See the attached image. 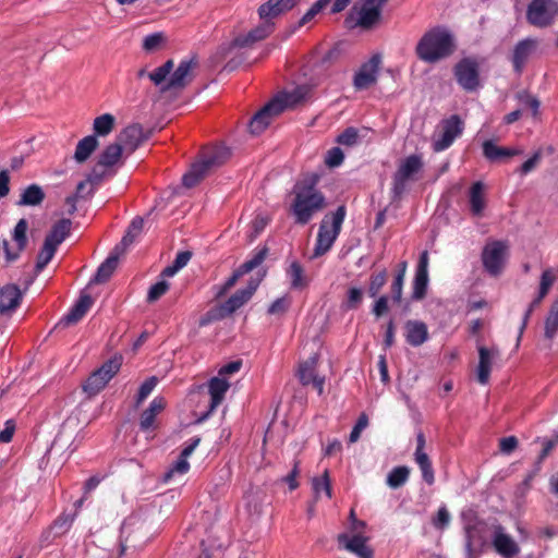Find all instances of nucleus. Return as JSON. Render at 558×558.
Wrapping results in <instances>:
<instances>
[{"instance_id":"f257e3e1","label":"nucleus","mask_w":558,"mask_h":558,"mask_svg":"<svg viewBox=\"0 0 558 558\" xmlns=\"http://www.w3.org/2000/svg\"><path fill=\"white\" fill-rule=\"evenodd\" d=\"M317 179L310 178L294 184L290 211L298 225L308 223L313 217L326 207L324 194L316 187Z\"/></svg>"},{"instance_id":"f03ea898","label":"nucleus","mask_w":558,"mask_h":558,"mask_svg":"<svg viewBox=\"0 0 558 558\" xmlns=\"http://www.w3.org/2000/svg\"><path fill=\"white\" fill-rule=\"evenodd\" d=\"M456 49L453 36L442 26L423 34L415 47L416 57L425 63H437L449 58Z\"/></svg>"},{"instance_id":"7ed1b4c3","label":"nucleus","mask_w":558,"mask_h":558,"mask_svg":"<svg viewBox=\"0 0 558 558\" xmlns=\"http://www.w3.org/2000/svg\"><path fill=\"white\" fill-rule=\"evenodd\" d=\"M230 157V150L223 146H216L204 150L191 169L182 177L185 187L197 185L213 169L221 166Z\"/></svg>"},{"instance_id":"20e7f679","label":"nucleus","mask_w":558,"mask_h":558,"mask_svg":"<svg viewBox=\"0 0 558 558\" xmlns=\"http://www.w3.org/2000/svg\"><path fill=\"white\" fill-rule=\"evenodd\" d=\"M345 214V206L341 205L335 213L327 214L323 218L317 233L314 257L322 256L331 248L338 235L340 234Z\"/></svg>"},{"instance_id":"39448f33","label":"nucleus","mask_w":558,"mask_h":558,"mask_svg":"<svg viewBox=\"0 0 558 558\" xmlns=\"http://www.w3.org/2000/svg\"><path fill=\"white\" fill-rule=\"evenodd\" d=\"M122 365V356L114 355L113 357L106 361L98 369L94 371L85 384L83 390L89 397L99 393L111 378L120 371Z\"/></svg>"},{"instance_id":"423d86ee","label":"nucleus","mask_w":558,"mask_h":558,"mask_svg":"<svg viewBox=\"0 0 558 558\" xmlns=\"http://www.w3.org/2000/svg\"><path fill=\"white\" fill-rule=\"evenodd\" d=\"M558 15V3L555 0H532L527 5L526 21L534 27L550 26Z\"/></svg>"},{"instance_id":"0eeeda50","label":"nucleus","mask_w":558,"mask_h":558,"mask_svg":"<svg viewBox=\"0 0 558 558\" xmlns=\"http://www.w3.org/2000/svg\"><path fill=\"white\" fill-rule=\"evenodd\" d=\"M423 168L422 158L418 155H411L403 159L392 178L393 198H400L405 192L407 182L416 180L417 174Z\"/></svg>"},{"instance_id":"6e6552de","label":"nucleus","mask_w":558,"mask_h":558,"mask_svg":"<svg viewBox=\"0 0 558 558\" xmlns=\"http://www.w3.org/2000/svg\"><path fill=\"white\" fill-rule=\"evenodd\" d=\"M122 147L116 141L108 145L98 156L97 162L88 174L90 184H99L106 175L107 168L116 166L123 154Z\"/></svg>"},{"instance_id":"1a4fd4ad","label":"nucleus","mask_w":558,"mask_h":558,"mask_svg":"<svg viewBox=\"0 0 558 558\" xmlns=\"http://www.w3.org/2000/svg\"><path fill=\"white\" fill-rule=\"evenodd\" d=\"M465 549L470 558H475L483 553L488 541V525L480 520L464 527Z\"/></svg>"},{"instance_id":"9d476101","label":"nucleus","mask_w":558,"mask_h":558,"mask_svg":"<svg viewBox=\"0 0 558 558\" xmlns=\"http://www.w3.org/2000/svg\"><path fill=\"white\" fill-rule=\"evenodd\" d=\"M508 246L502 241H493L487 243L482 252V263L484 269L490 276H498L502 271Z\"/></svg>"},{"instance_id":"9b49d317","label":"nucleus","mask_w":558,"mask_h":558,"mask_svg":"<svg viewBox=\"0 0 558 558\" xmlns=\"http://www.w3.org/2000/svg\"><path fill=\"white\" fill-rule=\"evenodd\" d=\"M458 84L466 92H473L480 86L478 63L471 58H463L454 66Z\"/></svg>"},{"instance_id":"f8f14e48","label":"nucleus","mask_w":558,"mask_h":558,"mask_svg":"<svg viewBox=\"0 0 558 558\" xmlns=\"http://www.w3.org/2000/svg\"><path fill=\"white\" fill-rule=\"evenodd\" d=\"M463 122L459 116L453 114L449 119L442 121L441 133L438 138L433 142L435 151H442L449 148L454 140L462 134Z\"/></svg>"},{"instance_id":"ddd939ff","label":"nucleus","mask_w":558,"mask_h":558,"mask_svg":"<svg viewBox=\"0 0 558 558\" xmlns=\"http://www.w3.org/2000/svg\"><path fill=\"white\" fill-rule=\"evenodd\" d=\"M380 63L381 57L379 54H374L368 61L361 65L353 78L355 89H367L377 82Z\"/></svg>"},{"instance_id":"4468645a","label":"nucleus","mask_w":558,"mask_h":558,"mask_svg":"<svg viewBox=\"0 0 558 558\" xmlns=\"http://www.w3.org/2000/svg\"><path fill=\"white\" fill-rule=\"evenodd\" d=\"M281 113L279 101L270 100L260 108L251 119L248 130L253 135H258L266 130L271 120Z\"/></svg>"},{"instance_id":"2eb2a0df","label":"nucleus","mask_w":558,"mask_h":558,"mask_svg":"<svg viewBox=\"0 0 558 558\" xmlns=\"http://www.w3.org/2000/svg\"><path fill=\"white\" fill-rule=\"evenodd\" d=\"M492 543L496 553L504 558H514L520 553V546L499 524L494 526Z\"/></svg>"},{"instance_id":"dca6fc26","label":"nucleus","mask_w":558,"mask_h":558,"mask_svg":"<svg viewBox=\"0 0 558 558\" xmlns=\"http://www.w3.org/2000/svg\"><path fill=\"white\" fill-rule=\"evenodd\" d=\"M195 65V58L182 60L170 76L168 83L161 87V92L184 88L192 81V70Z\"/></svg>"},{"instance_id":"f3484780","label":"nucleus","mask_w":558,"mask_h":558,"mask_svg":"<svg viewBox=\"0 0 558 558\" xmlns=\"http://www.w3.org/2000/svg\"><path fill=\"white\" fill-rule=\"evenodd\" d=\"M426 438L423 432L416 435V449L414 452V460L418 465L423 480L432 485L435 482V473L428 454L425 452Z\"/></svg>"},{"instance_id":"a211bd4d","label":"nucleus","mask_w":558,"mask_h":558,"mask_svg":"<svg viewBox=\"0 0 558 558\" xmlns=\"http://www.w3.org/2000/svg\"><path fill=\"white\" fill-rule=\"evenodd\" d=\"M263 21L260 25L251 29L247 34L236 36L232 40L231 46L238 48L252 47L254 44L267 38L274 32L275 24L267 20Z\"/></svg>"},{"instance_id":"6ab92c4d","label":"nucleus","mask_w":558,"mask_h":558,"mask_svg":"<svg viewBox=\"0 0 558 558\" xmlns=\"http://www.w3.org/2000/svg\"><path fill=\"white\" fill-rule=\"evenodd\" d=\"M146 140L143 128L140 124H131L122 130L116 141L128 155H131Z\"/></svg>"},{"instance_id":"aec40b11","label":"nucleus","mask_w":558,"mask_h":558,"mask_svg":"<svg viewBox=\"0 0 558 558\" xmlns=\"http://www.w3.org/2000/svg\"><path fill=\"white\" fill-rule=\"evenodd\" d=\"M537 47V40L534 38H524L513 48L511 63L517 74H521L523 69Z\"/></svg>"},{"instance_id":"412c9836","label":"nucleus","mask_w":558,"mask_h":558,"mask_svg":"<svg viewBox=\"0 0 558 558\" xmlns=\"http://www.w3.org/2000/svg\"><path fill=\"white\" fill-rule=\"evenodd\" d=\"M428 284V253L424 251L416 267L414 280H413V292L412 299L415 301L423 300L426 296Z\"/></svg>"},{"instance_id":"4be33fe9","label":"nucleus","mask_w":558,"mask_h":558,"mask_svg":"<svg viewBox=\"0 0 558 558\" xmlns=\"http://www.w3.org/2000/svg\"><path fill=\"white\" fill-rule=\"evenodd\" d=\"M300 0H268L258 8L260 20L270 21L280 14L292 10Z\"/></svg>"},{"instance_id":"5701e85b","label":"nucleus","mask_w":558,"mask_h":558,"mask_svg":"<svg viewBox=\"0 0 558 558\" xmlns=\"http://www.w3.org/2000/svg\"><path fill=\"white\" fill-rule=\"evenodd\" d=\"M388 0H365L359 12L356 24L363 28H371L380 17V9Z\"/></svg>"},{"instance_id":"b1692460","label":"nucleus","mask_w":558,"mask_h":558,"mask_svg":"<svg viewBox=\"0 0 558 558\" xmlns=\"http://www.w3.org/2000/svg\"><path fill=\"white\" fill-rule=\"evenodd\" d=\"M367 538L361 534L353 535L350 537L347 534H340L338 536V542L343 547L357 555L360 558H373L374 551L371 547L366 545Z\"/></svg>"},{"instance_id":"393cba45","label":"nucleus","mask_w":558,"mask_h":558,"mask_svg":"<svg viewBox=\"0 0 558 558\" xmlns=\"http://www.w3.org/2000/svg\"><path fill=\"white\" fill-rule=\"evenodd\" d=\"M404 330L405 341L412 347H420L428 340V328L422 320H408L404 324Z\"/></svg>"},{"instance_id":"a878e982","label":"nucleus","mask_w":558,"mask_h":558,"mask_svg":"<svg viewBox=\"0 0 558 558\" xmlns=\"http://www.w3.org/2000/svg\"><path fill=\"white\" fill-rule=\"evenodd\" d=\"M22 301V292L16 284H5L0 289V316L16 310Z\"/></svg>"},{"instance_id":"bb28decb","label":"nucleus","mask_w":558,"mask_h":558,"mask_svg":"<svg viewBox=\"0 0 558 558\" xmlns=\"http://www.w3.org/2000/svg\"><path fill=\"white\" fill-rule=\"evenodd\" d=\"M94 300L89 294H81L69 313L61 319L60 324L70 326L78 323L93 306Z\"/></svg>"},{"instance_id":"cd10ccee","label":"nucleus","mask_w":558,"mask_h":558,"mask_svg":"<svg viewBox=\"0 0 558 558\" xmlns=\"http://www.w3.org/2000/svg\"><path fill=\"white\" fill-rule=\"evenodd\" d=\"M497 349H487L486 347L478 348V365H477V381L481 385H486L489 381L492 371V360L498 355Z\"/></svg>"},{"instance_id":"c85d7f7f","label":"nucleus","mask_w":558,"mask_h":558,"mask_svg":"<svg viewBox=\"0 0 558 558\" xmlns=\"http://www.w3.org/2000/svg\"><path fill=\"white\" fill-rule=\"evenodd\" d=\"M484 157L490 162H498L521 154V150L510 147L497 146L487 140L482 145Z\"/></svg>"},{"instance_id":"c756f323","label":"nucleus","mask_w":558,"mask_h":558,"mask_svg":"<svg viewBox=\"0 0 558 558\" xmlns=\"http://www.w3.org/2000/svg\"><path fill=\"white\" fill-rule=\"evenodd\" d=\"M310 93V88L305 85L295 87L292 92H283L276 96L272 100L279 101L281 113L288 108H294L302 104Z\"/></svg>"},{"instance_id":"7c9ffc66","label":"nucleus","mask_w":558,"mask_h":558,"mask_svg":"<svg viewBox=\"0 0 558 558\" xmlns=\"http://www.w3.org/2000/svg\"><path fill=\"white\" fill-rule=\"evenodd\" d=\"M124 254L123 252H118L117 247L114 246L113 251L109 254V256L100 264L98 267L94 279L92 282L94 283H105L107 282L114 270L118 267L119 264V257L120 255Z\"/></svg>"},{"instance_id":"2f4dec72","label":"nucleus","mask_w":558,"mask_h":558,"mask_svg":"<svg viewBox=\"0 0 558 558\" xmlns=\"http://www.w3.org/2000/svg\"><path fill=\"white\" fill-rule=\"evenodd\" d=\"M229 387V381L219 376L213 377L208 381V393L210 396L209 412L215 411L221 404Z\"/></svg>"},{"instance_id":"473e14b6","label":"nucleus","mask_w":558,"mask_h":558,"mask_svg":"<svg viewBox=\"0 0 558 558\" xmlns=\"http://www.w3.org/2000/svg\"><path fill=\"white\" fill-rule=\"evenodd\" d=\"M72 221L62 218L52 225L50 231L46 234L45 240L51 244L59 246L71 232Z\"/></svg>"},{"instance_id":"72a5a7b5","label":"nucleus","mask_w":558,"mask_h":558,"mask_svg":"<svg viewBox=\"0 0 558 558\" xmlns=\"http://www.w3.org/2000/svg\"><path fill=\"white\" fill-rule=\"evenodd\" d=\"M99 146V142L95 135H87L81 141H78L75 151H74V160L77 163H83L89 159L93 153Z\"/></svg>"},{"instance_id":"f704fd0d","label":"nucleus","mask_w":558,"mask_h":558,"mask_svg":"<svg viewBox=\"0 0 558 558\" xmlns=\"http://www.w3.org/2000/svg\"><path fill=\"white\" fill-rule=\"evenodd\" d=\"M166 402L161 397H156L149 407L142 413L140 427L142 430H148L153 427L156 416L165 409Z\"/></svg>"},{"instance_id":"c9c22d12","label":"nucleus","mask_w":558,"mask_h":558,"mask_svg":"<svg viewBox=\"0 0 558 558\" xmlns=\"http://www.w3.org/2000/svg\"><path fill=\"white\" fill-rule=\"evenodd\" d=\"M469 201L472 215L476 217L482 216L483 210L486 206L483 182L477 181L471 185L469 192Z\"/></svg>"},{"instance_id":"e433bc0d","label":"nucleus","mask_w":558,"mask_h":558,"mask_svg":"<svg viewBox=\"0 0 558 558\" xmlns=\"http://www.w3.org/2000/svg\"><path fill=\"white\" fill-rule=\"evenodd\" d=\"M287 276L290 279V288L292 290H303L310 283L303 266L296 260L292 262L288 267Z\"/></svg>"},{"instance_id":"4c0bfd02","label":"nucleus","mask_w":558,"mask_h":558,"mask_svg":"<svg viewBox=\"0 0 558 558\" xmlns=\"http://www.w3.org/2000/svg\"><path fill=\"white\" fill-rule=\"evenodd\" d=\"M254 292L255 288H251L238 290L232 294L225 303L221 304L227 315L229 316L242 307L252 298Z\"/></svg>"},{"instance_id":"58836bf2","label":"nucleus","mask_w":558,"mask_h":558,"mask_svg":"<svg viewBox=\"0 0 558 558\" xmlns=\"http://www.w3.org/2000/svg\"><path fill=\"white\" fill-rule=\"evenodd\" d=\"M143 227H144V220L141 217H135L131 221V223H130L125 234L123 235L122 240L120 241V243H118L116 245L118 252L125 253L128 247L131 244H133L135 239L141 234Z\"/></svg>"},{"instance_id":"ea45409f","label":"nucleus","mask_w":558,"mask_h":558,"mask_svg":"<svg viewBox=\"0 0 558 558\" xmlns=\"http://www.w3.org/2000/svg\"><path fill=\"white\" fill-rule=\"evenodd\" d=\"M45 199V192L38 184L28 185L21 194L19 205L21 206H37Z\"/></svg>"},{"instance_id":"a19ab883","label":"nucleus","mask_w":558,"mask_h":558,"mask_svg":"<svg viewBox=\"0 0 558 558\" xmlns=\"http://www.w3.org/2000/svg\"><path fill=\"white\" fill-rule=\"evenodd\" d=\"M114 123L116 118L111 113H104L97 117L93 123V135L96 137L109 135L114 128Z\"/></svg>"},{"instance_id":"79ce46f5","label":"nucleus","mask_w":558,"mask_h":558,"mask_svg":"<svg viewBox=\"0 0 558 558\" xmlns=\"http://www.w3.org/2000/svg\"><path fill=\"white\" fill-rule=\"evenodd\" d=\"M57 250H58V246L44 240V244L37 255V262H36V266H35L36 274H39L40 271H43L45 269V267L53 258Z\"/></svg>"},{"instance_id":"37998d69","label":"nucleus","mask_w":558,"mask_h":558,"mask_svg":"<svg viewBox=\"0 0 558 558\" xmlns=\"http://www.w3.org/2000/svg\"><path fill=\"white\" fill-rule=\"evenodd\" d=\"M410 470L408 466H396L387 476V485L391 488L401 487L409 478Z\"/></svg>"},{"instance_id":"c03bdc74","label":"nucleus","mask_w":558,"mask_h":558,"mask_svg":"<svg viewBox=\"0 0 558 558\" xmlns=\"http://www.w3.org/2000/svg\"><path fill=\"white\" fill-rule=\"evenodd\" d=\"M364 292L361 288L350 287L347 291L342 307L347 311L356 310L363 302Z\"/></svg>"},{"instance_id":"a18cd8bd","label":"nucleus","mask_w":558,"mask_h":558,"mask_svg":"<svg viewBox=\"0 0 558 558\" xmlns=\"http://www.w3.org/2000/svg\"><path fill=\"white\" fill-rule=\"evenodd\" d=\"M228 317L225 308L221 304H217L209 308L198 320L199 327H206L215 322L222 320L223 318Z\"/></svg>"},{"instance_id":"49530a36","label":"nucleus","mask_w":558,"mask_h":558,"mask_svg":"<svg viewBox=\"0 0 558 558\" xmlns=\"http://www.w3.org/2000/svg\"><path fill=\"white\" fill-rule=\"evenodd\" d=\"M173 60L169 59L162 65L148 73L147 76L155 85H160L173 70Z\"/></svg>"},{"instance_id":"de8ad7c7","label":"nucleus","mask_w":558,"mask_h":558,"mask_svg":"<svg viewBox=\"0 0 558 558\" xmlns=\"http://www.w3.org/2000/svg\"><path fill=\"white\" fill-rule=\"evenodd\" d=\"M268 255V247L265 245L257 250L253 256L244 262L240 267L242 270H244L246 274L251 272L255 268H257L267 257Z\"/></svg>"},{"instance_id":"09e8293b","label":"nucleus","mask_w":558,"mask_h":558,"mask_svg":"<svg viewBox=\"0 0 558 558\" xmlns=\"http://www.w3.org/2000/svg\"><path fill=\"white\" fill-rule=\"evenodd\" d=\"M387 282V271L384 269L377 274H373L369 278V284L367 289V293L371 298H375L378 295L383 287Z\"/></svg>"},{"instance_id":"8fccbe9b","label":"nucleus","mask_w":558,"mask_h":558,"mask_svg":"<svg viewBox=\"0 0 558 558\" xmlns=\"http://www.w3.org/2000/svg\"><path fill=\"white\" fill-rule=\"evenodd\" d=\"M558 330V301H556L545 322V336L553 339Z\"/></svg>"},{"instance_id":"3c124183","label":"nucleus","mask_w":558,"mask_h":558,"mask_svg":"<svg viewBox=\"0 0 558 558\" xmlns=\"http://www.w3.org/2000/svg\"><path fill=\"white\" fill-rule=\"evenodd\" d=\"M313 490L317 497L324 492L328 498H331L332 490L328 471H325L323 476L313 478Z\"/></svg>"},{"instance_id":"603ef678","label":"nucleus","mask_w":558,"mask_h":558,"mask_svg":"<svg viewBox=\"0 0 558 558\" xmlns=\"http://www.w3.org/2000/svg\"><path fill=\"white\" fill-rule=\"evenodd\" d=\"M190 470V463L186 459L179 456L178 460L165 473L163 481L169 482L175 474L183 475Z\"/></svg>"},{"instance_id":"864d4df0","label":"nucleus","mask_w":558,"mask_h":558,"mask_svg":"<svg viewBox=\"0 0 558 558\" xmlns=\"http://www.w3.org/2000/svg\"><path fill=\"white\" fill-rule=\"evenodd\" d=\"M27 222L25 219H21L14 227L13 239L19 246V251H24L27 244L26 238Z\"/></svg>"},{"instance_id":"5fc2aeb1","label":"nucleus","mask_w":558,"mask_h":558,"mask_svg":"<svg viewBox=\"0 0 558 558\" xmlns=\"http://www.w3.org/2000/svg\"><path fill=\"white\" fill-rule=\"evenodd\" d=\"M331 0H317L307 12L298 22V27H302L311 22Z\"/></svg>"},{"instance_id":"6e6d98bb","label":"nucleus","mask_w":558,"mask_h":558,"mask_svg":"<svg viewBox=\"0 0 558 558\" xmlns=\"http://www.w3.org/2000/svg\"><path fill=\"white\" fill-rule=\"evenodd\" d=\"M169 290V283L166 280H160L154 283L147 294V302L154 303L158 301Z\"/></svg>"},{"instance_id":"4d7b16f0","label":"nucleus","mask_w":558,"mask_h":558,"mask_svg":"<svg viewBox=\"0 0 558 558\" xmlns=\"http://www.w3.org/2000/svg\"><path fill=\"white\" fill-rule=\"evenodd\" d=\"M555 280H556V277L551 269L544 270L541 276V282H539V289H538L537 295H539L541 298H545L548 294Z\"/></svg>"},{"instance_id":"13d9d810","label":"nucleus","mask_w":558,"mask_h":558,"mask_svg":"<svg viewBox=\"0 0 558 558\" xmlns=\"http://www.w3.org/2000/svg\"><path fill=\"white\" fill-rule=\"evenodd\" d=\"M158 383L157 377L151 376L148 377L140 387L138 393L136 397V405H140L155 389Z\"/></svg>"},{"instance_id":"bf43d9fd","label":"nucleus","mask_w":558,"mask_h":558,"mask_svg":"<svg viewBox=\"0 0 558 558\" xmlns=\"http://www.w3.org/2000/svg\"><path fill=\"white\" fill-rule=\"evenodd\" d=\"M291 300L288 296H281L275 300L268 307L269 315H283L290 307Z\"/></svg>"},{"instance_id":"052dcab7","label":"nucleus","mask_w":558,"mask_h":558,"mask_svg":"<svg viewBox=\"0 0 558 558\" xmlns=\"http://www.w3.org/2000/svg\"><path fill=\"white\" fill-rule=\"evenodd\" d=\"M451 520L448 509L442 506L438 509L437 514L433 518L432 523L436 530H445Z\"/></svg>"},{"instance_id":"680f3d73","label":"nucleus","mask_w":558,"mask_h":558,"mask_svg":"<svg viewBox=\"0 0 558 558\" xmlns=\"http://www.w3.org/2000/svg\"><path fill=\"white\" fill-rule=\"evenodd\" d=\"M165 41V36L162 33H154L147 35L143 40V49L147 52L154 51L160 47V45Z\"/></svg>"},{"instance_id":"e2e57ef3","label":"nucleus","mask_w":558,"mask_h":558,"mask_svg":"<svg viewBox=\"0 0 558 558\" xmlns=\"http://www.w3.org/2000/svg\"><path fill=\"white\" fill-rule=\"evenodd\" d=\"M544 298H541L539 295H536L533 301L530 303L529 307L526 308L524 315H523V319H522V324L519 328V336H518V343L520 342L521 338H522V335L524 332V329L526 328V325H527V322L531 317V314L533 313V311L539 306V304L542 303Z\"/></svg>"},{"instance_id":"0e129e2a","label":"nucleus","mask_w":558,"mask_h":558,"mask_svg":"<svg viewBox=\"0 0 558 558\" xmlns=\"http://www.w3.org/2000/svg\"><path fill=\"white\" fill-rule=\"evenodd\" d=\"M359 132L355 128H347L338 135L337 142L341 145L353 146L357 143Z\"/></svg>"},{"instance_id":"69168bd1","label":"nucleus","mask_w":558,"mask_h":558,"mask_svg":"<svg viewBox=\"0 0 558 558\" xmlns=\"http://www.w3.org/2000/svg\"><path fill=\"white\" fill-rule=\"evenodd\" d=\"M368 425V417L365 413H362L354 427L352 428L350 436H349V442L353 444L356 442L361 436V433L366 426Z\"/></svg>"},{"instance_id":"338daca9","label":"nucleus","mask_w":558,"mask_h":558,"mask_svg":"<svg viewBox=\"0 0 558 558\" xmlns=\"http://www.w3.org/2000/svg\"><path fill=\"white\" fill-rule=\"evenodd\" d=\"M344 154L341 148L332 147L327 151L325 162L328 167L335 168L343 162Z\"/></svg>"},{"instance_id":"774afa93","label":"nucleus","mask_w":558,"mask_h":558,"mask_svg":"<svg viewBox=\"0 0 558 558\" xmlns=\"http://www.w3.org/2000/svg\"><path fill=\"white\" fill-rule=\"evenodd\" d=\"M557 444H558V433L555 435L554 438L544 440L542 451L536 461V464H537L536 471L539 470L541 464L550 454V452L553 451V449L556 447Z\"/></svg>"}]
</instances>
